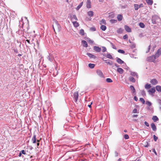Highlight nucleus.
<instances>
[{"label": "nucleus", "mask_w": 161, "mask_h": 161, "mask_svg": "<svg viewBox=\"0 0 161 161\" xmlns=\"http://www.w3.org/2000/svg\"><path fill=\"white\" fill-rule=\"evenodd\" d=\"M93 49L94 50L97 52H99L101 51V48L100 47H97L96 46H94L93 47Z\"/></svg>", "instance_id": "nucleus-6"}, {"label": "nucleus", "mask_w": 161, "mask_h": 161, "mask_svg": "<svg viewBox=\"0 0 161 161\" xmlns=\"http://www.w3.org/2000/svg\"><path fill=\"white\" fill-rule=\"evenodd\" d=\"M83 2H82L81 3H80V4L77 7L76 9L77 10H79L81 7L82 6V5H83Z\"/></svg>", "instance_id": "nucleus-29"}, {"label": "nucleus", "mask_w": 161, "mask_h": 161, "mask_svg": "<svg viewBox=\"0 0 161 161\" xmlns=\"http://www.w3.org/2000/svg\"><path fill=\"white\" fill-rule=\"evenodd\" d=\"M156 89L157 91L159 92H161V86H157L156 87Z\"/></svg>", "instance_id": "nucleus-23"}, {"label": "nucleus", "mask_w": 161, "mask_h": 161, "mask_svg": "<svg viewBox=\"0 0 161 161\" xmlns=\"http://www.w3.org/2000/svg\"><path fill=\"white\" fill-rule=\"evenodd\" d=\"M101 29L103 31H105L106 29V27L104 25H102L100 27Z\"/></svg>", "instance_id": "nucleus-27"}, {"label": "nucleus", "mask_w": 161, "mask_h": 161, "mask_svg": "<svg viewBox=\"0 0 161 161\" xmlns=\"http://www.w3.org/2000/svg\"><path fill=\"white\" fill-rule=\"evenodd\" d=\"M150 82L153 85H155L158 83V81L156 79H153L151 80Z\"/></svg>", "instance_id": "nucleus-8"}, {"label": "nucleus", "mask_w": 161, "mask_h": 161, "mask_svg": "<svg viewBox=\"0 0 161 161\" xmlns=\"http://www.w3.org/2000/svg\"><path fill=\"white\" fill-rule=\"evenodd\" d=\"M124 138L126 139H129V136L127 134H125L124 135Z\"/></svg>", "instance_id": "nucleus-47"}, {"label": "nucleus", "mask_w": 161, "mask_h": 161, "mask_svg": "<svg viewBox=\"0 0 161 161\" xmlns=\"http://www.w3.org/2000/svg\"><path fill=\"white\" fill-rule=\"evenodd\" d=\"M106 57L109 59H112L113 58L112 56L110 54H108L106 55Z\"/></svg>", "instance_id": "nucleus-32"}, {"label": "nucleus", "mask_w": 161, "mask_h": 161, "mask_svg": "<svg viewBox=\"0 0 161 161\" xmlns=\"http://www.w3.org/2000/svg\"><path fill=\"white\" fill-rule=\"evenodd\" d=\"M123 38L124 39H127L128 38V36L126 34L123 36Z\"/></svg>", "instance_id": "nucleus-42"}, {"label": "nucleus", "mask_w": 161, "mask_h": 161, "mask_svg": "<svg viewBox=\"0 0 161 161\" xmlns=\"http://www.w3.org/2000/svg\"><path fill=\"white\" fill-rule=\"evenodd\" d=\"M82 44L84 47H88V45L86 42L85 40H83L81 42Z\"/></svg>", "instance_id": "nucleus-11"}, {"label": "nucleus", "mask_w": 161, "mask_h": 161, "mask_svg": "<svg viewBox=\"0 0 161 161\" xmlns=\"http://www.w3.org/2000/svg\"><path fill=\"white\" fill-rule=\"evenodd\" d=\"M86 7L87 8H91V2L90 0H88L86 2Z\"/></svg>", "instance_id": "nucleus-14"}, {"label": "nucleus", "mask_w": 161, "mask_h": 161, "mask_svg": "<svg viewBox=\"0 0 161 161\" xmlns=\"http://www.w3.org/2000/svg\"><path fill=\"white\" fill-rule=\"evenodd\" d=\"M121 159L120 158H119L118 159V161H121Z\"/></svg>", "instance_id": "nucleus-64"}, {"label": "nucleus", "mask_w": 161, "mask_h": 161, "mask_svg": "<svg viewBox=\"0 0 161 161\" xmlns=\"http://www.w3.org/2000/svg\"><path fill=\"white\" fill-rule=\"evenodd\" d=\"M91 29L93 31H94L96 30V28L95 27H92L91 28Z\"/></svg>", "instance_id": "nucleus-51"}, {"label": "nucleus", "mask_w": 161, "mask_h": 161, "mask_svg": "<svg viewBox=\"0 0 161 161\" xmlns=\"http://www.w3.org/2000/svg\"><path fill=\"white\" fill-rule=\"evenodd\" d=\"M151 126L152 128V129L153 130V131H155L156 130V129H157L154 123H152L151 125Z\"/></svg>", "instance_id": "nucleus-12"}, {"label": "nucleus", "mask_w": 161, "mask_h": 161, "mask_svg": "<svg viewBox=\"0 0 161 161\" xmlns=\"http://www.w3.org/2000/svg\"><path fill=\"white\" fill-rule=\"evenodd\" d=\"M115 65L116 67H119V66L117 64H115Z\"/></svg>", "instance_id": "nucleus-63"}, {"label": "nucleus", "mask_w": 161, "mask_h": 161, "mask_svg": "<svg viewBox=\"0 0 161 161\" xmlns=\"http://www.w3.org/2000/svg\"><path fill=\"white\" fill-rule=\"evenodd\" d=\"M102 48V52H106V48L104 47H103Z\"/></svg>", "instance_id": "nucleus-43"}, {"label": "nucleus", "mask_w": 161, "mask_h": 161, "mask_svg": "<svg viewBox=\"0 0 161 161\" xmlns=\"http://www.w3.org/2000/svg\"><path fill=\"white\" fill-rule=\"evenodd\" d=\"M146 103L149 106H150L152 105L151 103L149 101H146Z\"/></svg>", "instance_id": "nucleus-41"}, {"label": "nucleus", "mask_w": 161, "mask_h": 161, "mask_svg": "<svg viewBox=\"0 0 161 161\" xmlns=\"http://www.w3.org/2000/svg\"><path fill=\"white\" fill-rule=\"evenodd\" d=\"M80 34L82 36L84 35V31L83 30L81 29L80 30Z\"/></svg>", "instance_id": "nucleus-30"}, {"label": "nucleus", "mask_w": 161, "mask_h": 161, "mask_svg": "<svg viewBox=\"0 0 161 161\" xmlns=\"http://www.w3.org/2000/svg\"><path fill=\"white\" fill-rule=\"evenodd\" d=\"M161 54V48L158 49L154 55L156 58H158Z\"/></svg>", "instance_id": "nucleus-2"}, {"label": "nucleus", "mask_w": 161, "mask_h": 161, "mask_svg": "<svg viewBox=\"0 0 161 161\" xmlns=\"http://www.w3.org/2000/svg\"><path fill=\"white\" fill-rule=\"evenodd\" d=\"M154 139L155 141H156L158 138V137L156 136L155 135H154L153 136Z\"/></svg>", "instance_id": "nucleus-45"}, {"label": "nucleus", "mask_w": 161, "mask_h": 161, "mask_svg": "<svg viewBox=\"0 0 161 161\" xmlns=\"http://www.w3.org/2000/svg\"><path fill=\"white\" fill-rule=\"evenodd\" d=\"M124 28L125 30L128 32H130L131 31L130 28L127 25H125L124 26Z\"/></svg>", "instance_id": "nucleus-7"}, {"label": "nucleus", "mask_w": 161, "mask_h": 161, "mask_svg": "<svg viewBox=\"0 0 161 161\" xmlns=\"http://www.w3.org/2000/svg\"><path fill=\"white\" fill-rule=\"evenodd\" d=\"M149 146V144L148 142H146L144 144V147H147Z\"/></svg>", "instance_id": "nucleus-46"}, {"label": "nucleus", "mask_w": 161, "mask_h": 161, "mask_svg": "<svg viewBox=\"0 0 161 161\" xmlns=\"http://www.w3.org/2000/svg\"><path fill=\"white\" fill-rule=\"evenodd\" d=\"M137 116H138V115L134 114L132 116V117H137Z\"/></svg>", "instance_id": "nucleus-57"}, {"label": "nucleus", "mask_w": 161, "mask_h": 161, "mask_svg": "<svg viewBox=\"0 0 161 161\" xmlns=\"http://www.w3.org/2000/svg\"><path fill=\"white\" fill-rule=\"evenodd\" d=\"M155 18H158V19H159L158 18V17H157V16H154L153 17V19H152V20H153L155 19Z\"/></svg>", "instance_id": "nucleus-52"}, {"label": "nucleus", "mask_w": 161, "mask_h": 161, "mask_svg": "<svg viewBox=\"0 0 161 161\" xmlns=\"http://www.w3.org/2000/svg\"><path fill=\"white\" fill-rule=\"evenodd\" d=\"M144 124L147 126V127L149 126V125L148 123L147 122L145 121L144 122Z\"/></svg>", "instance_id": "nucleus-49"}, {"label": "nucleus", "mask_w": 161, "mask_h": 161, "mask_svg": "<svg viewBox=\"0 0 161 161\" xmlns=\"http://www.w3.org/2000/svg\"><path fill=\"white\" fill-rule=\"evenodd\" d=\"M117 18L119 21H121L122 20L123 17L121 14H119L117 15Z\"/></svg>", "instance_id": "nucleus-10"}, {"label": "nucleus", "mask_w": 161, "mask_h": 161, "mask_svg": "<svg viewBox=\"0 0 161 161\" xmlns=\"http://www.w3.org/2000/svg\"><path fill=\"white\" fill-rule=\"evenodd\" d=\"M74 98L75 99V101L77 102L78 97V93L77 92H76L74 93Z\"/></svg>", "instance_id": "nucleus-5"}, {"label": "nucleus", "mask_w": 161, "mask_h": 161, "mask_svg": "<svg viewBox=\"0 0 161 161\" xmlns=\"http://www.w3.org/2000/svg\"><path fill=\"white\" fill-rule=\"evenodd\" d=\"M129 80L132 82H135V80L134 78H133L132 77H131L129 78Z\"/></svg>", "instance_id": "nucleus-28"}, {"label": "nucleus", "mask_w": 161, "mask_h": 161, "mask_svg": "<svg viewBox=\"0 0 161 161\" xmlns=\"http://www.w3.org/2000/svg\"><path fill=\"white\" fill-rule=\"evenodd\" d=\"M106 81L107 82L111 83L113 82L112 80L110 78H108L106 79Z\"/></svg>", "instance_id": "nucleus-36"}, {"label": "nucleus", "mask_w": 161, "mask_h": 161, "mask_svg": "<svg viewBox=\"0 0 161 161\" xmlns=\"http://www.w3.org/2000/svg\"><path fill=\"white\" fill-rule=\"evenodd\" d=\"M117 71L120 74H122L124 72L123 69L120 68H119L117 69Z\"/></svg>", "instance_id": "nucleus-17"}, {"label": "nucleus", "mask_w": 161, "mask_h": 161, "mask_svg": "<svg viewBox=\"0 0 161 161\" xmlns=\"http://www.w3.org/2000/svg\"><path fill=\"white\" fill-rule=\"evenodd\" d=\"M77 20V18L75 15H73L71 18V20L73 22L74 21H76Z\"/></svg>", "instance_id": "nucleus-16"}, {"label": "nucleus", "mask_w": 161, "mask_h": 161, "mask_svg": "<svg viewBox=\"0 0 161 161\" xmlns=\"http://www.w3.org/2000/svg\"><path fill=\"white\" fill-rule=\"evenodd\" d=\"M92 103H91V104H90V105H88V106L89 108H91V105H92Z\"/></svg>", "instance_id": "nucleus-61"}, {"label": "nucleus", "mask_w": 161, "mask_h": 161, "mask_svg": "<svg viewBox=\"0 0 161 161\" xmlns=\"http://www.w3.org/2000/svg\"><path fill=\"white\" fill-rule=\"evenodd\" d=\"M110 21L112 23H114L117 22V20L116 19H111Z\"/></svg>", "instance_id": "nucleus-33"}, {"label": "nucleus", "mask_w": 161, "mask_h": 161, "mask_svg": "<svg viewBox=\"0 0 161 161\" xmlns=\"http://www.w3.org/2000/svg\"><path fill=\"white\" fill-rule=\"evenodd\" d=\"M156 58L154 55H153L151 56L148 57L147 58V61L150 62H154L155 61V59Z\"/></svg>", "instance_id": "nucleus-3"}, {"label": "nucleus", "mask_w": 161, "mask_h": 161, "mask_svg": "<svg viewBox=\"0 0 161 161\" xmlns=\"http://www.w3.org/2000/svg\"><path fill=\"white\" fill-rule=\"evenodd\" d=\"M134 99L136 101H137L138 100V98L136 96H135L134 97Z\"/></svg>", "instance_id": "nucleus-54"}, {"label": "nucleus", "mask_w": 161, "mask_h": 161, "mask_svg": "<svg viewBox=\"0 0 161 161\" xmlns=\"http://www.w3.org/2000/svg\"><path fill=\"white\" fill-rule=\"evenodd\" d=\"M153 152H154V153H155V154L156 155H157V153H156V151H155V149H153Z\"/></svg>", "instance_id": "nucleus-55"}, {"label": "nucleus", "mask_w": 161, "mask_h": 161, "mask_svg": "<svg viewBox=\"0 0 161 161\" xmlns=\"http://www.w3.org/2000/svg\"><path fill=\"white\" fill-rule=\"evenodd\" d=\"M147 3L149 5H152L153 3V0H145Z\"/></svg>", "instance_id": "nucleus-15"}, {"label": "nucleus", "mask_w": 161, "mask_h": 161, "mask_svg": "<svg viewBox=\"0 0 161 161\" xmlns=\"http://www.w3.org/2000/svg\"><path fill=\"white\" fill-rule=\"evenodd\" d=\"M87 14L89 17H92L93 16V12L92 11H89L87 13Z\"/></svg>", "instance_id": "nucleus-22"}, {"label": "nucleus", "mask_w": 161, "mask_h": 161, "mask_svg": "<svg viewBox=\"0 0 161 161\" xmlns=\"http://www.w3.org/2000/svg\"><path fill=\"white\" fill-rule=\"evenodd\" d=\"M88 42L90 43H92L93 42L91 40H89Z\"/></svg>", "instance_id": "nucleus-59"}, {"label": "nucleus", "mask_w": 161, "mask_h": 161, "mask_svg": "<svg viewBox=\"0 0 161 161\" xmlns=\"http://www.w3.org/2000/svg\"><path fill=\"white\" fill-rule=\"evenodd\" d=\"M131 47L132 48L135 47V44H133L131 45Z\"/></svg>", "instance_id": "nucleus-56"}, {"label": "nucleus", "mask_w": 161, "mask_h": 161, "mask_svg": "<svg viewBox=\"0 0 161 161\" xmlns=\"http://www.w3.org/2000/svg\"><path fill=\"white\" fill-rule=\"evenodd\" d=\"M72 22L74 26L75 27H77L79 25V23L77 22L76 21H74Z\"/></svg>", "instance_id": "nucleus-18"}, {"label": "nucleus", "mask_w": 161, "mask_h": 161, "mask_svg": "<svg viewBox=\"0 0 161 161\" xmlns=\"http://www.w3.org/2000/svg\"><path fill=\"white\" fill-rule=\"evenodd\" d=\"M151 86L150 84H146L145 86V88L148 89L151 87Z\"/></svg>", "instance_id": "nucleus-37"}, {"label": "nucleus", "mask_w": 161, "mask_h": 161, "mask_svg": "<svg viewBox=\"0 0 161 161\" xmlns=\"http://www.w3.org/2000/svg\"><path fill=\"white\" fill-rule=\"evenodd\" d=\"M148 92L150 93H154L155 92V90L154 87L151 88L150 90H148Z\"/></svg>", "instance_id": "nucleus-24"}, {"label": "nucleus", "mask_w": 161, "mask_h": 161, "mask_svg": "<svg viewBox=\"0 0 161 161\" xmlns=\"http://www.w3.org/2000/svg\"><path fill=\"white\" fill-rule=\"evenodd\" d=\"M158 103H159V104H160L161 105V100L159 99L158 100Z\"/></svg>", "instance_id": "nucleus-60"}, {"label": "nucleus", "mask_w": 161, "mask_h": 161, "mask_svg": "<svg viewBox=\"0 0 161 161\" xmlns=\"http://www.w3.org/2000/svg\"><path fill=\"white\" fill-rule=\"evenodd\" d=\"M134 7L135 9L136 10H137L139 8H140L139 5L137 4H134Z\"/></svg>", "instance_id": "nucleus-26"}, {"label": "nucleus", "mask_w": 161, "mask_h": 161, "mask_svg": "<svg viewBox=\"0 0 161 161\" xmlns=\"http://www.w3.org/2000/svg\"><path fill=\"white\" fill-rule=\"evenodd\" d=\"M139 25L142 28H143L145 27L144 24L142 23H140L139 24Z\"/></svg>", "instance_id": "nucleus-38"}, {"label": "nucleus", "mask_w": 161, "mask_h": 161, "mask_svg": "<svg viewBox=\"0 0 161 161\" xmlns=\"http://www.w3.org/2000/svg\"><path fill=\"white\" fill-rule=\"evenodd\" d=\"M53 26L54 31L56 34V32H58L61 30V27L58 23V22L56 20H54Z\"/></svg>", "instance_id": "nucleus-1"}, {"label": "nucleus", "mask_w": 161, "mask_h": 161, "mask_svg": "<svg viewBox=\"0 0 161 161\" xmlns=\"http://www.w3.org/2000/svg\"><path fill=\"white\" fill-rule=\"evenodd\" d=\"M140 101L143 104L145 103V101L143 98H140Z\"/></svg>", "instance_id": "nucleus-40"}, {"label": "nucleus", "mask_w": 161, "mask_h": 161, "mask_svg": "<svg viewBox=\"0 0 161 161\" xmlns=\"http://www.w3.org/2000/svg\"><path fill=\"white\" fill-rule=\"evenodd\" d=\"M32 141L33 143H35L36 142V136L34 135L32 139Z\"/></svg>", "instance_id": "nucleus-21"}, {"label": "nucleus", "mask_w": 161, "mask_h": 161, "mask_svg": "<svg viewBox=\"0 0 161 161\" xmlns=\"http://www.w3.org/2000/svg\"><path fill=\"white\" fill-rule=\"evenodd\" d=\"M118 52L119 53H122V54H124L125 53V52L123 50H121V49L118 50Z\"/></svg>", "instance_id": "nucleus-39"}, {"label": "nucleus", "mask_w": 161, "mask_h": 161, "mask_svg": "<svg viewBox=\"0 0 161 161\" xmlns=\"http://www.w3.org/2000/svg\"><path fill=\"white\" fill-rule=\"evenodd\" d=\"M100 24H106V22L105 20L104 19H102L100 22Z\"/></svg>", "instance_id": "nucleus-35"}, {"label": "nucleus", "mask_w": 161, "mask_h": 161, "mask_svg": "<svg viewBox=\"0 0 161 161\" xmlns=\"http://www.w3.org/2000/svg\"><path fill=\"white\" fill-rule=\"evenodd\" d=\"M103 60L105 62V63L109 65H111L113 64V61H112L109 60L108 61H107V60H104L103 58Z\"/></svg>", "instance_id": "nucleus-9"}, {"label": "nucleus", "mask_w": 161, "mask_h": 161, "mask_svg": "<svg viewBox=\"0 0 161 161\" xmlns=\"http://www.w3.org/2000/svg\"><path fill=\"white\" fill-rule=\"evenodd\" d=\"M139 7L140 8L143 7V5L142 3H141L140 5H139Z\"/></svg>", "instance_id": "nucleus-53"}, {"label": "nucleus", "mask_w": 161, "mask_h": 161, "mask_svg": "<svg viewBox=\"0 0 161 161\" xmlns=\"http://www.w3.org/2000/svg\"><path fill=\"white\" fill-rule=\"evenodd\" d=\"M130 88L133 91V92L134 93L135 92V90L134 87L133 86H130Z\"/></svg>", "instance_id": "nucleus-34"}, {"label": "nucleus", "mask_w": 161, "mask_h": 161, "mask_svg": "<svg viewBox=\"0 0 161 161\" xmlns=\"http://www.w3.org/2000/svg\"><path fill=\"white\" fill-rule=\"evenodd\" d=\"M37 147H38V146H39V145L40 140H37Z\"/></svg>", "instance_id": "nucleus-50"}, {"label": "nucleus", "mask_w": 161, "mask_h": 161, "mask_svg": "<svg viewBox=\"0 0 161 161\" xmlns=\"http://www.w3.org/2000/svg\"><path fill=\"white\" fill-rule=\"evenodd\" d=\"M116 61L118 63L121 64H123L124 62L123 61L119 58H117Z\"/></svg>", "instance_id": "nucleus-20"}, {"label": "nucleus", "mask_w": 161, "mask_h": 161, "mask_svg": "<svg viewBox=\"0 0 161 161\" xmlns=\"http://www.w3.org/2000/svg\"><path fill=\"white\" fill-rule=\"evenodd\" d=\"M21 153H20V152L19 153V156L20 157H21Z\"/></svg>", "instance_id": "nucleus-62"}, {"label": "nucleus", "mask_w": 161, "mask_h": 161, "mask_svg": "<svg viewBox=\"0 0 161 161\" xmlns=\"http://www.w3.org/2000/svg\"><path fill=\"white\" fill-rule=\"evenodd\" d=\"M132 112L133 113H138L137 109L136 108H135L134 109Z\"/></svg>", "instance_id": "nucleus-44"}, {"label": "nucleus", "mask_w": 161, "mask_h": 161, "mask_svg": "<svg viewBox=\"0 0 161 161\" xmlns=\"http://www.w3.org/2000/svg\"><path fill=\"white\" fill-rule=\"evenodd\" d=\"M95 65L94 64H89L88 65L89 67L91 69L95 67Z\"/></svg>", "instance_id": "nucleus-31"}, {"label": "nucleus", "mask_w": 161, "mask_h": 161, "mask_svg": "<svg viewBox=\"0 0 161 161\" xmlns=\"http://www.w3.org/2000/svg\"><path fill=\"white\" fill-rule=\"evenodd\" d=\"M124 31V30L121 28L117 30V32L119 33H122Z\"/></svg>", "instance_id": "nucleus-25"}, {"label": "nucleus", "mask_w": 161, "mask_h": 161, "mask_svg": "<svg viewBox=\"0 0 161 161\" xmlns=\"http://www.w3.org/2000/svg\"><path fill=\"white\" fill-rule=\"evenodd\" d=\"M96 73L97 75L100 77L104 78V75L102 72V71L99 69H97L96 71Z\"/></svg>", "instance_id": "nucleus-4"}, {"label": "nucleus", "mask_w": 161, "mask_h": 161, "mask_svg": "<svg viewBox=\"0 0 161 161\" xmlns=\"http://www.w3.org/2000/svg\"><path fill=\"white\" fill-rule=\"evenodd\" d=\"M152 119L154 122H155L158 120V119L156 116H153L152 118Z\"/></svg>", "instance_id": "nucleus-19"}, {"label": "nucleus", "mask_w": 161, "mask_h": 161, "mask_svg": "<svg viewBox=\"0 0 161 161\" xmlns=\"http://www.w3.org/2000/svg\"><path fill=\"white\" fill-rule=\"evenodd\" d=\"M26 41H27L29 44H31V43L30 41V40L28 39H27L26 40Z\"/></svg>", "instance_id": "nucleus-58"}, {"label": "nucleus", "mask_w": 161, "mask_h": 161, "mask_svg": "<svg viewBox=\"0 0 161 161\" xmlns=\"http://www.w3.org/2000/svg\"><path fill=\"white\" fill-rule=\"evenodd\" d=\"M20 152L21 153V154H23L24 155L26 154L25 151L24 150H22L21 151H20Z\"/></svg>", "instance_id": "nucleus-48"}, {"label": "nucleus", "mask_w": 161, "mask_h": 161, "mask_svg": "<svg viewBox=\"0 0 161 161\" xmlns=\"http://www.w3.org/2000/svg\"><path fill=\"white\" fill-rule=\"evenodd\" d=\"M87 55L90 58H96V56H95L94 55H93L92 54L88 53H87Z\"/></svg>", "instance_id": "nucleus-13"}]
</instances>
